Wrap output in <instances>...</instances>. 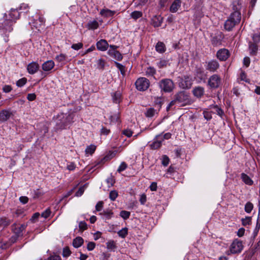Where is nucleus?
<instances>
[{
    "label": "nucleus",
    "instance_id": "obj_60",
    "mask_svg": "<svg viewBox=\"0 0 260 260\" xmlns=\"http://www.w3.org/2000/svg\"><path fill=\"white\" fill-rule=\"evenodd\" d=\"M122 134L127 137H131L132 136L133 132L131 130L127 129L123 130Z\"/></svg>",
    "mask_w": 260,
    "mask_h": 260
},
{
    "label": "nucleus",
    "instance_id": "obj_53",
    "mask_svg": "<svg viewBox=\"0 0 260 260\" xmlns=\"http://www.w3.org/2000/svg\"><path fill=\"white\" fill-rule=\"evenodd\" d=\"M148 0H134L135 5L137 6H144L147 2Z\"/></svg>",
    "mask_w": 260,
    "mask_h": 260
},
{
    "label": "nucleus",
    "instance_id": "obj_44",
    "mask_svg": "<svg viewBox=\"0 0 260 260\" xmlns=\"http://www.w3.org/2000/svg\"><path fill=\"white\" fill-rule=\"evenodd\" d=\"M118 192L116 190H112L110 192L109 198L111 201H114L116 200V198L118 197Z\"/></svg>",
    "mask_w": 260,
    "mask_h": 260
},
{
    "label": "nucleus",
    "instance_id": "obj_24",
    "mask_svg": "<svg viewBox=\"0 0 260 260\" xmlns=\"http://www.w3.org/2000/svg\"><path fill=\"white\" fill-rule=\"evenodd\" d=\"M159 137V135L157 136L156 137V140H154L152 142V143L150 145V147L151 149H153V150L157 149L160 148V146H161L162 140H158L157 139L158 137Z\"/></svg>",
    "mask_w": 260,
    "mask_h": 260
},
{
    "label": "nucleus",
    "instance_id": "obj_10",
    "mask_svg": "<svg viewBox=\"0 0 260 260\" xmlns=\"http://www.w3.org/2000/svg\"><path fill=\"white\" fill-rule=\"evenodd\" d=\"M216 56L221 61L226 60L230 56V52L226 49H221L217 52Z\"/></svg>",
    "mask_w": 260,
    "mask_h": 260
},
{
    "label": "nucleus",
    "instance_id": "obj_37",
    "mask_svg": "<svg viewBox=\"0 0 260 260\" xmlns=\"http://www.w3.org/2000/svg\"><path fill=\"white\" fill-rule=\"evenodd\" d=\"M251 217L246 216L244 218H242L241 219L242 224L243 226H246L247 225H250L251 224Z\"/></svg>",
    "mask_w": 260,
    "mask_h": 260
},
{
    "label": "nucleus",
    "instance_id": "obj_48",
    "mask_svg": "<svg viewBox=\"0 0 260 260\" xmlns=\"http://www.w3.org/2000/svg\"><path fill=\"white\" fill-rule=\"evenodd\" d=\"M27 80L25 78H22L18 80L16 82V85L18 87L23 86L26 83Z\"/></svg>",
    "mask_w": 260,
    "mask_h": 260
},
{
    "label": "nucleus",
    "instance_id": "obj_17",
    "mask_svg": "<svg viewBox=\"0 0 260 260\" xmlns=\"http://www.w3.org/2000/svg\"><path fill=\"white\" fill-rule=\"evenodd\" d=\"M206 75L204 71L200 69L196 70V81L201 82L202 80L205 81Z\"/></svg>",
    "mask_w": 260,
    "mask_h": 260
},
{
    "label": "nucleus",
    "instance_id": "obj_50",
    "mask_svg": "<svg viewBox=\"0 0 260 260\" xmlns=\"http://www.w3.org/2000/svg\"><path fill=\"white\" fill-rule=\"evenodd\" d=\"M127 167V164L125 162H121L117 170V172L120 173L122 171H123L126 169Z\"/></svg>",
    "mask_w": 260,
    "mask_h": 260
},
{
    "label": "nucleus",
    "instance_id": "obj_61",
    "mask_svg": "<svg viewBox=\"0 0 260 260\" xmlns=\"http://www.w3.org/2000/svg\"><path fill=\"white\" fill-rule=\"evenodd\" d=\"M215 109L217 114L220 116V117H222V115H224V112L223 111V110L219 108L218 107L216 106L215 107Z\"/></svg>",
    "mask_w": 260,
    "mask_h": 260
},
{
    "label": "nucleus",
    "instance_id": "obj_55",
    "mask_svg": "<svg viewBox=\"0 0 260 260\" xmlns=\"http://www.w3.org/2000/svg\"><path fill=\"white\" fill-rule=\"evenodd\" d=\"M95 247V243L93 242H89L87 245V249L89 251L93 250Z\"/></svg>",
    "mask_w": 260,
    "mask_h": 260
},
{
    "label": "nucleus",
    "instance_id": "obj_3",
    "mask_svg": "<svg viewBox=\"0 0 260 260\" xmlns=\"http://www.w3.org/2000/svg\"><path fill=\"white\" fill-rule=\"evenodd\" d=\"M189 94L185 91H181L174 95L173 100L170 103L167 107V110L169 111L172 106L177 104L183 103V104L187 103L189 101Z\"/></svg>",
    "mask_w": 260,
    "mask_h": 260
},
{
    "label": "nucleus",
    "instance_id": "obj_11",
    "mask_svg": "<svg viewBox=\"0 0 260 260\" xmlns=\"http://www.w3.org/2000/svg\"><path fill=\"white\" fill-rule=\"evenodd\" d=\"M13 115L11 109H4L0 111V121L5 122Z\"/></svg>",
    "mask_w": 260,
    "mask_h": 260
},
{
    "label": "nucleus",
    "instance_id": "obj_20",
    "mask_svg": "<svg viewBox=\"0 0 260 260\" xmlns=\"http://www.w3.org/2000/svg\"><path fill=\"white\" fill-rule=\"evenodd\" d=\"M114 153L113 152L111 153L110 154H108L103 158H102L101 160H99L95 166H98V167H100L101 166L103 165L106 161H108L111 159L114 156Z\"/></svg>",
    "mask_w": 260,
    "mask_h": 260
},
{
    "label": "nucleus",
    "instance_id": "obj_35",
    "mask_svg": "<svg viewBox=\"0 0 260 260\" xmlns=\"http://www.w3.org/2000/svg\"><path fill=\"white\" fill-rule=\"evenodd\" d=\"M107 248L112 251H115L117 248V246L113 240H111L107 243Z\"/></svg>",
    "mask_w": 260,
    "mask_h": 260
},
{
    "label": "nucleus",
    "instance_id": "obj_19",
    "mask_svg": "<svg viewBox=\"0 0 260 260\" xmlns=\"http://www.w3.org/2000/svg\"><path fill=\"white\" fill-rule=\"evenodd\" d=\"M223 39V35L220 34L214 36L211 40L212 44L214 46H218L221 44V41Z\"/></svg>",
    "mask_w": 260,
    "mask_h": 260
},
{
    "label": "nucleus",
    "instance_id": "obj_28",
    "mask_svg": "<svg viewBox=\"0 0 260 260\" xmlns=\"http://www.w3.org/2000/svg\"><path fill=\"white\" fill-rule=\"evenodd\" d=\"M156 50L159 53H163L166 51L165 45L164 43L158 42L155 46Z\"/></svg>",
    "mask_w": 260,
    "mask_h": 260
},
{
    "label": "nucleus",
    "instance_id": "obj_26",
    "mask_svg": "<svg viewBox=\"0 0 260 260\" xmlns=\"http://www.w3.org/2000/svg\"><path fill=\"white\" fill-rule=\"evenodd\" d=\"M249 49L250 51V54L251 55H256L257 54L258 46L255 43H249Z\"/></svg>",
    "mask_w": 260,
    "mask_h": 260
},
{
    "label": "nucleus",
    "instance_id": "obj_15",
    "mask_svg": "<svg viewBox=\"0 0 260 260\" xmlns=\"http://www.w3.org/2000/svg\"><path fill=\"white\" fill-rule=\"evenodd\" d=\"M219 67L218 62L215 60H211L208 63L207 69L212 72L215 71Z\"/></svg>",
    "mask_w": 260,
    "mask_h": 260
},
{
    "label": "nucleus",
    "instance_id": "obj_43",
    "mask_svg": "<svg viewBox=\"0 0 260 260\" xmlns=\"http://www.w3.org/2000/svg\"><path fill=\"white\" fill-rule=\"evenodd\" d=\"M130 215L131 213L129 211L122 210L120 212V216L125 220L129 218Z\"/></svg>",
    "mask_w": 260,
    "mask_h": 260
},
{
    "label": "nucleus",
    "instance_id": "obj_51",
    "mask_svg": "<svg viewBox=\"0 0 260 260\" xmlns=\"http://www.w3.org/2000/svg\"><path fill=\"white\" fill-rule=\"evenodd\" d=\"M112 57L116 60L120 61L122 59L123 57L122 54L118 51L117 50V51L114 54Z\"/></svg>",
    "mask_w": 260,
    "mask_h": 260
},
{
    "label": "nucleus",
    "instance_id": "obj_34",
    "mask_svg": "<svg viewBox=\"0 0 260 260\" xmlns=\"http://www.w3.org/2000/svg\"><path fill=\"white\" fill-rule=\"evenodd\" d=\"M118 48V46H116V45H110L109 49L108 51V54L112 57L113 56L114 54L117 51V49Z\"/></svg>",
    "mask_w": 260,
    "mask_h": 260
},
{
    "label": "nucleus",
    "instance_id": "obj_54",
    "mask_svg": "<svg viewBox=\"0 0 260 260\" xmlns=\"http://www.w3.org/2000/svg\"><path fill=\"white\" fill-rule=\"evenodd\" d=\"M104 202L103 201H99L95 206V209L96 211H101L103 208Z\"/></svg>",
    "mask_w": 260,
    "mask_h": 260
},
{
    "label": "nucleus",
    "instance_id": "obj_63",
    "mask_svg": "<svg viewBox=\"0 0 260 260\" xmlns=\"http://www.w3.org/2000/svg\"><path fill=\"white\" fill-rule=\"evenodd\" d=\"M19 201L23 204H25L28 202V198L25 196H22L19 198Z\"/></svg>",
    "mask_w": 260,
    "mask_h": 260
},
{
    "label": "nucleus",
    "instance_id": "obj_21",
    "mask_svg": "<svg viewBox=\"0 0 260 260\" xmlns=\"http://www.w3.org/2000/svg\"><path fill=\"white\" fill-rule=\"evenodd\" d=\"M181 4V1L180 0H175L170 7V11L173 13L177 12L180 7Z\"/></svg>",
    "mask_w": 260,
    "mask_h": 260
},
{
    "label": "nucleus",
    "instance_id": "obj_29",
    "mask_svg": "<svg viewBox=\"0 0 260 260\" xmlns=\"http://www.w3.org/2000/svg\"><path fill=\"white\" fill-rule=\"evenodd\" d=\"M87 27L89 29H95L99 27V23L96 20L90 21L87 24Z\"/></svg>",
    "mask_w": 260,
    "mask_h": 260
},
{
    "label": "nucleus",
    "instance_id": "obj_62",
    "mask_svg": "<svg viewBox=\"0 0 260 260\" xmlns=\"http://www.w3.org/2000/svg\"><path fill=\"white\" fill-rule=\"evenodd\" d=\"M12 90V88L10 85H6L3 87V90L4 92L8 93Z\"/></svg>",
    "mask_w": 260,
    "mask_h": 260
},
{
    "label": "nucleus",
    "instance_id": "obj_22",
    "mask_svg": "<svg viewBox=\"0 0 260 260\" xmlns=\"http://www.w3.org/2000/svg\"><path fill=\"white\" fill-rule=\"evenodd\" d=\"M116 12L115 11H112L108 9H103L101 10L100 14L105 17H109L113 16Z\"/></svg>",
    "mask_w": 260,
    "mask_h": 260
},
{
    "label": "nucleus",
    "instance_id": "obj_42",
    "mask_svg": "<svg viewBox=\"0 0 260 260\" xmlns=\"http://www.w3.org/2000/svg\"><path fill=\"white\" fill-rule=\"evenodd\" d=\"M67 59V56L63 54H60L55 57V59L59 62H63L66 61Z\"/></svg>",
    "mask_w": 260,
    "mask_h": 260
},
{
    "label": "nucleus",
    "instance_id": "obj_27",
    "mask_svg": "<svg viewBox=\"0 0 260 260\" xmlns=\"http://www.w3.org/2000/svg\"><path fill=\"white\" fill-rule=\"evenodd\" d=\"M241 179H242V181L247 185H251L253 183L251 179L244 173L241 174Z\"/></svg>",
    "mask_w": 260,
    "mask_h": 260
},
{
    "label": "nucleus",
    "instance_id": "obj_46",
    "mask_svg": "<svg viewBox=\"0 0 260 260\" xmlns=\"http://www.w3.org/2000/svg\"><path fill=\"white\" fill-rule=\"evenodd\" d=\"M71 254V251L70 250V248L69 247L67 246L63 248V251H62V255L63 257H68Z\"/></svg>",
    "mask_w": 260,
    "mask_h": 260
},
{
    "label": "nucleus",
    "instance_id": "obj_30",
    "mask_svg": "<svg viewBox=\"0 0 260 260\" xmlns=\"http://www.w3.org/2000/svg\"><path fill=\"white\" fill-rule=\"evenodd\" d=\"M113 101L115 103H119L120 102L121 93L120 91H116L112 94Z\"/></svg>",
    "mask_w": 260,
    "mask_h": 260
},
{
    "label": "nucleus",
    "instance_id": "obj_14",
    "mask_svg": "<svg viewBox=\"0 0 260 260\" xmlns=\"http://www.w3.org/2000/svg\"><path fill=\"white\" fill-rule=\"evenodd\" d=\"M109 47V44L106 40L102 39L96 43V47L101 51L106 50Z\"/></svg>",
    "mask_w": 260,
    "mask_h": 260
},
{
    "label": "nucleus",
    "instance_id": "obj_32",
    "mask_svg": "<svg viewBox=\"0 0 260 260\" xmlns=\"http://www.w3.org/2000/svg\"><path fill=\"white\" fill-rule=\"evenodd\" d=\"M11 222V220L6 217H2L0 218V226L6 227L10 225Z\"/></svg>",
    "mask_w": 260,
    "mask_h": 260
},
{
    "label": "nucleus",
    "instance_id": "obj_49",
    "mask_svg": "<svg viewBox=\"0 0 260 260\" xmlns=\"http://www.w3.org/2000/svg\"><path fill=\"white\" fill-rule=\"evenodd\" d=\"M170 159L169 157L165 155L162 156V159L161 161V164L164 166H167L169 163Z\"/></svg>",
    "mask_w": 260,
    "mask_h": 260
},
{
    "label": "nucleus",
    "instance_id": "obj_4",
    "mask_svg": "<svg viewBox=\"0 0 260 260\" xmlns=\"http://www.w3.org/2000/svg\"><path fill=\"white\" fill-rule=\"evenodd\" d=\"M241 18V13L235 11L232 13L224 23V28L228 31H231L236 25L238 24Z\"/></svg>",
    "mask_w": 260,
    "mask_h": 260
},
{
    "label": "nucleus",
    "instance_id": "obj_18",
    "mask_svg": "<svg viewBox=\"0 0 260 260\" xmlns=\"http://www.w3.org/2000/svg\"><path fill=\"white\" fill-rule=\"evenodd\" d=\"M26 228V225L22 224L19 226L16 227L14 230V232L17 237L22 236L23 235L22 232L25 230Z\"/></svg>",
    "mask_w": 260,
    "mask_h": 260
},
{
    "label": "nucleus",
    "instance_id": "obj_58",
    "mask_svg": "<svg viewBox=\"0 0 260 260\" xmlns=\"http://www.w3.org/2000/svg\"><path fill=\"white\" fill-rule=\"evenodd\" d=\"M40 214L39 212H36L35 213H34L31 218H30V220L32 222H35L37 221L38 218L39 217Z\"/></svg>",
    "mask_w": 260,
    "mask_h": 260
},
{
    "label": "nucleus",
    "instance_id": "obj_41",
    "mask_svg": "<svg viewBox=\"0 0 260 260\" xmlns=\"http://www.w3.org/2000/svg\"><path fill=\"white\" fill-rule=\"evenodd\" d=\"M155 73V69L154 68L151 67L147 68L146 71V74L148 76H153Z\"/></svg>",
    "mask_w": 260,
    "mask_h": 260
},
{
    "label": "nucleus",
    "instance_id": "obj_33",
    "mask_svg": "<svg viewBox=\"0 0 260 260\" xmlns=\"http://www.w3.org/2000/svg\"><path fill=\"white\" fill-rule=\"evenodd\" d=\"M205 93L204 88L201 86L196 87V98H200Z\"/></svg>",
    "mask_w": 260,
    "mask_h": 260
},
{
    "label": "nucleus",
    "instance_id": "obj_16",
    "mask_svg": "<svg viewBox=\"0 0 260 260\" xmlns=\"http://www.w3.org/2000/svg\"><path fill=\"white\" fill-rule=\"evenodd\" d=\"M54 66V62L53 61L50 60H48L43 63L42 68L44 71H50Z\"/></svg>",
    "mask_w": 260,
    "mask_h": 260
},
{
    "label": "nucleus",
    "instance_id": "obj_8",
    "mask_svg": "<svg viewBox=\"0 0 260 260\" xmlns=\"http://www.w3.org/2000/svg\"><path fill=\"white\" fill-rule=\"evenodd\" d=\"M221 84V79L220 77L214 74L211 76L208 80V85L211 88H217Z\"/></svg>",
    "mask_w": 260,
    "mask_h": 260
},
{
    "label": "nucleus",
    "instance_id": "obj_5",
    "mask_svg": "<svg viewBox=\"0 0 260 260\" xmlns=\"http://www.w3.org/2000/svg\"><path fill=\"white\" fill-rule=\"evenodd\" d=\"M159 86L161 90L165 92H171L174 88L173 81L170 79H164L159 82Z\"/></svg>",
    "mask_w": 260,
    "mask_h": 260
},
{
    "label": "nucleus",
    "instance_id": "obj_56",
    "mask_svg": "<svg viewBox=\"0 0 260 260\" xmlns=\"http://www.w3.org/2000/svg\"><path fill=\"white\" fill-rule=\"evenodd\" d=\"M119 118V117L118 115L115 114L113 115H111L110 116V119L111 120V122H113V123H116V122H118Z\"/></svg>",
    "mask_w": 260,
    "mask_h": 260
},
{
    "label": "nucleus",
    "instance_id": "obj_2",
    "mask_svg": "<svg viewBox=\"0 0 260 260\" xmlns=\"http://www.w3.org/2000/svg\"><path fill=\"white\" fill-rule=\"evenodd\" d=\"M22 12H19L18 10H12L9 14L11 19H6L0 26V30L4 31V34L6 36H7V33L10 32L13 30L12 25L13 24L14 20L17 19L19 17L20 14Z\"/></svg>",
    "mask_w": 260,
    "mask_h": 260
},
{
    "label": "nucleus",
    "instance_id": "obj_47",
    "mask_svg": "<svg viewBox=\"0 0 260 260\" xmlns=\"http://www.w3.org/2000/svg\"><path fill=\"white\" fill-rule=\"evenodd\" d=\"M106 182L108 184V187H111L113 186L114 184L115 183V179L114 178V177L112 176H111L110 177H108L106 179Z\"/></svg>",
    "mask_w": 260,
    "mask_h": 260
},
{
    "label": "nucleus",
    "instance_id": "obj_57",
    "mask_svg": "<svg viewBox=\"0 0 260 260\" xmlns=\"http://www.w3.org/2000/svg\"><path fill=\"white\" fill-rule=\"evenodd\" d=\"M79 227L80 230L84 231L87 229V225L85 221H81L79 224Z\"/></svg>",
    "mask_w": 260,
    "mask_h": 260
},
{
    "label": "nucleus",
    "instance_id": "obj_23",
    "mask_svg": "<svg viewBox=\"0 0 260 260\" xmlns=\"http://www.w3.org/2000/svg\"><path fill=\"white\" fill-rule=\"evenodd\" d=\"M100 215L103 216V218L106 220H108L111 219L113 215V212L111 210L107 209L106 210L103 211L102 212H100L99 213Z\"/></svg>",
    "mask_w": 260,
    "mask_h": 260
},
{
    "label": "nucleus",
    "instance_id": "obj_39",
    "mask_svg": "<svg viewBox=\"0 0 260 260\" xmlns=\"http://www.w3.org/2000/svg\"><path fill=\"white\" fill-rule=\"evenodd\" d=\"M96 149L95 146L94 145H90L87 147L85 149V152L86 154H92L94 153Z\"/></svg>",
    "mask_w": 260,
    "mask_h": 260
},
{
    "label": "nucleus",
    "instance_id": "obj_25",
    "mask_svg": "<svg viewBox=\"0 0 260 260\" xmlns=\"http://www.w3.org/2000/svg\"><path fill=\"white\" fill-rule=\"evenodd\" d=\"M84 242L83 239L81 237H77L73 240V245L75 248L80 247Z\"/></svg>",
    "mask_w": 260,
    "mask_h": 260
},
{
    "label": "nucleus",
    "instance_id": "obj_36",
    "mask_svg": "<svg viewBox=\"0 0 260 260\" xmlns=\"http://www.w3.org/2000/svg\"><path fill=\"white\" fill-rule=\"evenodd\" d=\"M142 15V12L138 11H135L131 14V17L135 20H137V19L141 17Z\"/></svg>",
    "mask_w": 260,
    "mask_h": 260
},
{
    "label": "nucleus",
    "instance_id": "obj_45",
    "mask_svg": "<svg viewBox=\"0 0 260 260\" xmlns=\"http://www.w3.org/2000/svg\"><path fill=\"white\" fill-rule=\"evenodd\" d=\"M115 63L116 64V67L120 71L121 74L122 75H124L125 72V67L117 62H115Z\"/></svg>",
    "mask_w": 260,
    "mask_h": 260
},
{
    "label": "nucleus",
    "instance_id": "obj_31",
    "mask_svg": "<svg viewBox=\"0 0 260 260\" xmlns=\"http://www.w3.org/2000/svg\"><path fill=\"white\" fill-rule=\"evenodd\" d=\"M156 110L153 108H149L147 109L145 115L148 118L152 117L155 114Z\"/></svg>",
    "mask_w": 260,
    "mask_h": 260
},
{
    "label": "nucleus",
    "instance_id": "obj_1",
    "mask_svg": "<svg viewBox=\"0 0 260 260\" xmlns=\"http://www.w3.org/2000/svg\"><path fill=\"white\" fill-rule=\"evenodd\" d=\"M75 114L73 112L58 114L55 119L56 130L64 129L67 126L73 122V118Z\"/></svg>",
    "mask_w": 260,
    "mask_h": 260
},
{
    "label": "nucleus",
    "instance_id": "obj_52",
    "mask_svg": "<svg viewBox=\"0 0 260 260\" xmlns=\"http://www.w3.org/2000/svg\"><path fill=\"white\" fill-rule=\"evenodd\" d=\"M51 213V211L49 208L46 209L44 212H43L41 214L42 217L47 218H48Z\"/></svg>",
    "mask_w": 260,
    "mask_h": 260
},
{
    "label": "nucleus",
    "instance_id": "obj_38",
    "mask_svg": "<svg viewBox=\"0 0 260 260\" xmlns=\"http://www.w3.org/2000/svg\"><path fill=\"white\" fill-rule=\"evenodd\" d=\"M253 208V205L250 202H247L245 205V211L247 213H250Z\"/></svg>",
    "mask_w": 260,
    "mask_h": 260
},
{
    "label": "nucleus",
    "instance_id": "obj_64",
    "mask_svg": "<svg viewBox=\"0 0 260 260\" xmlns=\"http://www.w3.org/2000/svg\"><path fill=\"white\" fill-rule=\"evenodd\" d=\"M61 257L58 255H51L49 258L48 260H61Z\"/></svg>",
    "mask_w": 260,
    "mask_h": 260
},
{
    "label": "nucleus",
    "instance_id": "obj_40",
    "mask_svg": "<svg viewBox=\"0 0 260 260\" xmlns=\"http://www.w3.org/2000/svg\"><path fill=\"white\" fill-rule=\"evenodd\" d=\"M127 234L128 230L126 228H123L118 232L119 236L122 238H125L127 235Z\"/></svg>",
    "mask_w": 260,
    "mask_h": 260
},
{
    "label": "nucleus",
    "instance_id": "obj_7",
    "mask_svg": "<svg viewBox=\"0 0 260 260\" xmlns=\"http://www.w3.org/2000/svg\"><path fill=\"white\" fill-rule=\"evenodd\" d=\"M243 248L242 242L238 239L233 241L230 246V251L233 254L240 253Z\"/></svg>",
    "mask_w": 260,
    "mask_h": 260
},
{
    "label": "nucleus",
    "instance_id": "obj_59",
    "mask_svg": "<svg viewBox=\"0 0 260 260\" xmlns=\"http://www.w3.org/2000/svg\"><path fill=\"white\" fill-rule=\"evenodd\" d=\"M83 47V44L82 43H79L77 44H74L72 45V48L76 50H78Z\"/></svg>",
    "mask_w": 260,
    "mask_h": 260
},
{
    "label": "nucleus",
    "instance_id": "obj_12",
    "mask_svg": "<svg viewBox=\"0 0 260 260\" xmlns=\"http://www.w3.org/2000/svg\"><path fill=\"white\" fill-rule=\"evenodd\" d=\"M163 21V18L160 15H155L151 20V24L154 27L161 26Z\"/></svg>",
    "mask_w": 260,
    "mask_h": 260
},
{
    "label": "nucleus",
    "instance_id": "obj_9",
    "mask_svg": "<svg viewBox=\"0 0 260 260\" xmlns=\"http://www.w3.org/2000/svg\"><path fill=\"white\" fill-rule=\"evenodd\" d=\"M178 81L179 86L182 88H189L192 84L191 79L189 76L180 78Z\"/></svg>",
    "mask_w": 260,
    "mask_h": 260
},
{
    "label": "nucleus",
    "instance_id": "obj_6",
    "mask_svg": "<svg viewBox=\"0 0 260 260\" xmlns=\"http://www.w3.org/2000/svg\"><path fill=\"white\" fill-rule=\"evenodd\" d=\"M149 81L146 78H140L135 82L136 88L139 91H145L149 86Z\"/></svg>",
    "mask_w": 260,
    "mask_h": 260
},
{
    "label": "nucleus",
    "instance_id": "obj_13",
    "mask_svg": "<svg viewBox=\"0 0 260 260\" xmlns=\"http://www.w3.org/2000/svg\"><path fill=\"white\" fill-rule=\"evenodd\" d=\"M39 69V65L37 62L32 61L29 63L27 67V70L29 74H34Z\"/></svg>",
    "mask_w": 260,
    "mask_h": 260
}]
</instances>
